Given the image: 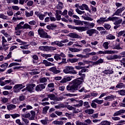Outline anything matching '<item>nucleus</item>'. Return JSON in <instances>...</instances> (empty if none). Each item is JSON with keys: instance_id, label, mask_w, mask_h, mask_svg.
Returning <instances> with one entry per match:
<instances>
[{"instance_id": "obj_1", "label": "nucleus", "mask_w": 125, "mask_h": 125, "mask_svg": "<svg viewBox=\"0 0 125 125\" xmlns=\"http://www.w3.org/2000/svg\"><path fill=\"white\" fill-rule=\"evenodd\" d=\"M83 82L81 78H77L73 80V83L72 85H67L66 86V90L70 91V92H75V91L79 89V86L82 84Z\"/></svg>"}, {"instance_id": "obj_2", "label": "nucleus", "mask_w": 125, "mask_h": 125, "mask_svg": "<svg viewBox=\"0 0 125 125\" xmlns=\"http://www.w3.org/2000/svg\"><path fill=\"white\" fill-rule=\"evenodd\" d=\"M110 18H111V20H109V21L114 22L113 24L114 25H115V26H114V30H117L118 28L121 26V24L122 23V22H123V20H119V17H110Z\"/></svg>"}, {"instance_id": "obj_3", "label": "nucleus", "mask_w": 125, "mask_h": 125, "mask_svg": "<svg viewBox=\"0 0 125 125\" xmlns=\"http://www.w3.org/2000/svg\"><path fill=\"white\" fill-rule=\"evenodd\" d=\"M84 25H85V27H81L82 32L87 31L88 29H92V28L95 27V23L93 22H89L88 21L84 22Z\"/></svg>"}, {"instance_id": "obj_4", "label": "nucleus", "mask_w": 125, "mask_h": 125, "mask_svg": "<svg viewBox=\"0 0 125 125\" xmlns=\"http://www.w3.org/2000/svg\"><path fill=\"white\" fill-rule=\"evenodd\" d=\"M38 34L40 38H43V39H51V36L48 35L43 29L39 28L38 30Z\"/></svg>"}, {"instance_id": "obj_5", "label": "nucleus", "mask_w": 125, "mask_h": 125, "mask_svg": "<svg viewBox=\"0 0 125 125\" xmlns=\"http://www.w3.org/2000/svg\"><path fill=\"white\" fill-rule=\"evenodd\" d=\"M73 66H65V69H63V73L65 74H73V75H77L78 73L74 70Z\"/></svg>"}, {"instance_id": "obj_6", "label": "nucleus", "mask_w": 125, "mask_h": 125, "mask_svg": "<svg viewBox=\"0 0 125 125\" xmlns=\"http://www.w3.org/2000/svg\"><path fill=\"white\" fill-rule=\"evenodd\" d=\"M25 86V85L24 83L21 84H17L13 87V91L15 93H18V92H20V90L23 89Z\"/></svg>"}, {"instance_id": "obj_7", "label": "nucleus", "mask_w": 125, "mask_h": 125, "mask_svg": "<svg viewBox=\"0 0 125 125\" xmlns=\"http://www.w3.org/2000/svg\"><path fill=\"white\" fill-rule=\"evenodd\" d=\"M110 20H112L111 17H109L107 19V17H100V19L97 21V23H98V24H100V25H102V24H104L105 22H108L110 21Z\"/></svg>"}, {"instance_id": "obj_8", "label": "nucleus", "mask_w": 125, "mask_h": 125, "mask_svg": "<svg viewBox=\"0 0 125 125\" xmlns=\"http://www.w3.org/2000/svg\"><path fill=\"white\" fill-rule=\"evenodd\" d=\"M48 98L50 100H53L55 102H57V101H62L63 100V98H57L54 94H51L47 95Z\"/></svg>"}, {"instance_id": "obj_9", "label": "nucleus", "mask_w": 125, "mask_h": 125, "mask_svg": "<svg viewBox=\"0 0 125 125\" xmlns=\"http://www.w3.org/2000/svg\"><path fill=\"white\" fill-rule=\"evenodd\" d=\"M123 56L118 55H110L106 57L107 60L111 61L112 60H115V59H122Z\"/></svg>"}, {"instance_id": "obj_10", "label": "nucleus", "mask_w": 125, "mask_h": 125, "mask_svg": "<svg viewBox=\"0 0 125 125\" xmlns=\"http://www.w3.org/2000/svg\"><path fill=\"white\" fill-rule=\"evenodd\" d=\"M116 53H118V51L115 50H105L104 51H99L97 54H115Z\"/></svg>"}, {"instance_id": "obj_11", "label": "nucleus", "mask_w": 125, "mask_h": 125, "mask_svg": "<svg viewBox=\"0 0 125 125\" xmlns=\"http://www.w3.org/2000/svg\"><path fill=\"white\" fill-rule=\"evenodd\" d=\"M45 83L39 84L37 85L35 87L36 91H37V92H39V91H42V90L45 88Z\"/></svg>"}, {"instance_id": "obj_12", "label": "nucleus", "mask_w": 125, "mask_h": 125, "mask_svg": "<svg viewBox=\"0 0 125 125\" xmlns=\"http://www.w3.org/2000/svg\"><path fill=\"white\" fill-rule=\"evenodd\" d=\"M35 86L36 85L35 84H29L26 85V89L29 92H34L35 91Z\"/></svg>"}, {"instance_id": "obj_13", "label": "nucleus", "mask_w": 125, "mask_h": 125, "mask_svg": "<svg viewBox=\"0 0 125 125\" xmlns=\"http://www.w3.org/2000/svg\"><path fill=\"white\" fill-rule=\"evenodd\" d=\"M125 9V7H123L122 8H120L119 9H118L116 12L113 14L112 17L115 16V15L117 16H121V13L124 11Z\"/></svg>"}, {"instance_id": "obj_14", "label": "nucleus", "mask_w": 125, "mask_h": 125, "mask_svg": "<svg viewBox=\"0 0 125 125\" xmlns=\"http://www.w3.org/2000/svg\"><path fill=\"white\" fill-rule=\"evenodd\" d=\"M98 31L96 29H91L86 31V34L89 35V37H91L93 34H97Z\"/></svg>"}, {"instance_id": "obj_15", "label": "nucleus", "mask_w": 125, "mask_h": 125, "mask_svg": "<svg viewBox=\"0 0 125 125\" xmlns=\"http://www.w3.org/2000/svg\"><path fill=\"white\" fill-rule=\"evenodd\" d=\"M49 71H50V72H52L54 74H59V73H61V70L57 69L56 67H52L50 68Z\"/></svg>"}, {"instance_id": "obj_16", "label": "nucleus", "mask_w": 125, "mask_h": 125, "mask_svg": "<svg viewBox=\"0 0 125 125\" xmlns=\"http://www.w3.org/2000/svg\"><path fill=\"white\" fill-rule=\"evenodd\" d=\"M80 9L81 10H87V11H89V12H90V9H89V7H88V6L85 4H83L82 5L79 6Z\"/></svg>"}, {"instance_id": "obj_17", "label": "nucleus", "mask_w": 125, "mask_h": 125, "mask_svg": "<svg viewBox=\"0 0 125 125\" xmlns=\"http://www.w3.org/2000/svg\"><path fill=\"white\" fill-rule=\"evenodd\" d=\"M66 42H69V40L65 39L61 41H58V46L62 47L66 45V44L63 43H66Z\"/></svg>"}, {"instance_id": "obj_18", "label": "nucleus", "mask_w": 125, "mask_h": 125, "mask_svg": "<svg viewBox=\"0 0 125 125\" xmlns=\"http://www.w3.org/2000/svg\"><path fill=\"white\" fill-rule=\"evenodd\" d=\"M46 28L48 30H55L57 28V25L55 23H51L47 25Z\"/></svg>"}, {"instance_id": "obj_19", "label": "nucleus", "mask_w": 125, "mask_h": 125, "mask_svg": "<svg viewBox=\"0 0 125 125\" xmlns=\"http://www.w3.org/2000/svg\"><path fill=\"white\" fill-rule=\"evenodd\" d=\"M67 27L70 29H72L73 30H77V31H79L80 32H82V27L81 26H75L70 24L67 25Z\"/></svg>"}, {"instance_id": "obj_20", "label": "nucleus", "mask_w": 125, "mask_h": 125, "mask_svg": "<svg viewBox=\"0 0 125 125\" xmlns=\"http://www.w3.org/2000/svg\"><path fill=\"white\" fill-rule=\"evenodd\" d=\"M125 113V109H121L118 111L115 112L113 114V117H117V116H121L122 114H124Z\"/></svg>"}, {"instance_id": "obj_21", "label": "nucleus", "mask_w": 125, "mask_h": 125, "mask_svg": "<svg viewBox=\"0 0 125 125\" xmlns=\"http://www.w3.org/2000/svg\"><path fill=\"white\" fill-rule=\"evenodd\" d=\"M72 80V77H67L63 78L61 81V83H67V82H70Z\"/></svg>"}, {"instance_id": "obj_22", "label": "nucleus", "mask_w": 125, "mask_h": 125, "mask_svg": "<svg viewBox=\"0 0 125 125\" xmlns=\"http://www.w3.org/2000/svg\"><path fill=\"white\" fill-rule=\"evenodd\" d=\"M52 50H56V47L45 46L44 51H52Z\"/></svg>"}, {"instance_id": "obj_23", "label": "nucleus", "mask_w": 125, "mask_h": 125, "mask_svg": "<svg viewBox=\"0 0 125 125\" xmlns=\"http://www.w3.org/2000/svg\"><path fill=\"white\" fill-rule=\"evenodd\" d=\"M68 37L72 38L73 39H80L81 36L76 33H71L68 34Z\"/></svg>"}, {"instance_id": "obj_24", "label": "nucleus", "mask_w": 125, "mask_h": 125, "mask_svg": "<svg viewBox=\"0 0 125 125\" xmlns=\"http://www.w3.org/2000/svg\"><path fill=\"white\" fill-rule=\"evenodd\" d=\"M63 7H64L63 2L59 1L58 4L56 6V8H57V9H59V10H61V9H63Z\"/></svg>"}, {"instance_id": "obj_25", "label": "nucleus", "mask_w": 125, "mask_h": 125, "mask_svg": "<svg viewBox=\"0 0 125 125\" xmlns=\"http://www.w3.org/2000/svg\"><path fill=\"white\" fill-rule=\"evenodd\" d=\"M42 63L44 65H45V66L46 67H49L50 66H54V63H52L50 62H49L46 60H43Z\"/></svg>"}, {"instance_id": "obj_26", "label": "nucleus", "mask_w": 125, "mask_h": 125, "mask_svg": "<svg viewBox=\"0 0 125 125\" xmlns=\"http://www.w3.org/2000/svg\"><path fill=\"white\" fill-rule=\"evenodd\" d=\"M74 22L79 26H83V24H84V22L85 21L74 20Z\"/></svg>"}, {"instance_id": "obj_27", "label": "nucleus", "mask_w": 125, "mask_h": 125, "mask_svg": "<svg viewBox=\"0 0 125 125\" xmlns=\"http://www.w3.org/2000/svg\"><path fill=\"white\" fill-rule=\"evenodd\" d=\"M7 108L8 111H11L13 110V109L16 108V105H15V104H10L7 105Z\"/></svg>"}, {"instance_id": "obj_28", "label": "nucleus", "mask_w": 125, "mask_h": 125, "mask_svg": "<svg viewBox=\"0 0 125 125\" xmlns=\"http://www.w3.org/2000/svg\"><path fill=\"white\" fill-rule=\"evenodd\" d=\"M68 49L69 51H71V52H80L82 49H78L77 48H72V47H69Z\"/></svg>"}, {"instance_id": "obj_29", "label": "nucleus", "mask_w": 125, "mask_h": 125, "mask_svg": "<svg viewBox=\"0 0 125 125\" xmlns=\"http://www.w3.org/2000/svg\"><path fill=\"white\" fill-rule=\"evenodd\" d=\"M102 63H104V59H100L96 62H93V65L96 66L97 65H99V64H102Z\"/></svg>"}, {"instance_id": "obj_30", "label": "nucleus", "mask_w": 125, "mask_h": 125, "mask_svg": "<svg viewBox=\"0 0 125 125\" xmlns=\"http://www.w3.org/2000/svg\"><path fill=\"white\" fill-rule=\"evenodd\" d=\"M33 62L35 64L38 63V60H39V57L37 55H32Z\"/></svg>"}, {"instance_id": "obj_31", "label": "nucleus", "mask_w": 125, "mask_h": 125, "mask_svg": "<svg viewBox=\"0 0 125 125\" xmlns=\"http://www.w3.org/2000/svg\"><path fill=\"white\" fill-rule=\"evenodd\" d=\"M49 109V106H46L42 108V114H43L44 115H46V114L47 113V111H48Z\"/></svg>"}, {"instance_id": "obj_32", "label": "nucleus", "mask_w": 125, "mask_h": 125, "mask_svg": "<svg viewBox=\"0 0 125 125\" xmlns=\"http://www.w3.org/2000/svg\"><path fill=\"white\" fill-rule=\"evenodd\" d=\"M122 36L124 37H125V30L121 31L117 33V37L119 38H120Z\"/></svg>"}, {"instance_id": "obj_33", "label": "nucleus", "mask_w": 125, "mask_h": 125, "mask_svg": "<svg viewBox=\"0 0 125 125\" xmlns=\"http://www.w3.org/2000/svg\"><path fill=\"white\" fill-rule=\"evenodd\" d=\"M47 15V12H44V14H40V15L39 17V18L40 20H42H42L44 19V17H45Z\"/></svg>"}, {"instance_id": "obj_34", "label": "nucleus", "mask_w": 125, "mask_h": 125, "mask_svg": "<svg viewBox=\"0 0 125 125\" xmlns=\"http://www.w3.org/2000/svg\"><path fill=\"white\" fill-rule=\"evenodd\" d=\"M111 125V122L108 121H103L101 122L99 125Z\"/></svg>"}, {"instance_id": "obj_35", "label": "nucleus", "mask_w": 125, "mask_h": 125, "mask_svg": "<svg viewBox=\"0 0 125 125\" xmlns=\"http://www.w3.org/2000/svg\"><path fill=\"white\" fill-rule=\"evenodd\" d=\"M114 98H115V96L113 95H111L104 98V100H110V101H112L114 100Z\"/></svg>"}, {"instance_id": "obj_36", "label": "nucleus", "mask_w": 125, "mask_h": 125, "mask_svg": "<svg viewBox=\"0 0 125 125\" xmlns=\"http://www.w3.org/2000/svg\"><path fill=\"white\" fill-rule=\"evenodd\" d=\"M78 103V104H74L73 106L74 107H82V106H83V101L82 100H80L79 102H77V103Z\"/></svg>"}, {"instance_id": "obj_37", "label": "nucleus", "mask_w": 125, "mask_h": 125, "mask_svg": "<svg viewBox=\"0 0 125 125\" xmlns=\"http://www.w3.org/2000/svg\"><path fill=\"white\" fill-rule=\"evenodd\" d=\"M68 62H70V63H76L77 62H79V59H76V58H73V59H69L67 60Z\"/></svg>"}, {"instance_id": "obj_38", "label": "nucleus", "mask_w": 125, "mask_h": 125, "mask_svg": "<svg viewBox=\"0 0 125 125\" xmlns=\"http://www.w3.org/2000/svg\"><path fill=\"white\" fill-rule=\"evenodd\" d=\"M115 39L116 37H115V36L112 34H109L108 35L106 36V40H115Z\"/></svg>"}, {"instance_id": "obj_39", "label": "nucleus", "mask_w": 125, "mask_h": 125, "mask_svg": "<svg viewBox=\"0 0 125 125\" xmlns=\"http://www.w3.org/2000/svg\"><path fill=\"white\" fill-rule=\"evenodd\" d=\"M53 125H64V122L59 121L56 120V121L53 122Z\"/></svg>"}, {"instance_id": "obj_40", "label": "nucleus", "mask_w": 125, "mask_h": 125, "mask_svg": "<svg viewBox=\"0 0 125 125\" xmlns=\"http://www.w3.org/2000/svg\"><path fill=\"white\" fill-rule=\"evenodd\" d=\"M25 15L26 17H32L34 15V11H31L30 12L25 11Z\"/></svg>"}, {"instance_id": "obj_41", "label": "nucleus", "mask_w": 125, "mask_h": 125, "mask_svg": "<svg viewBox=\"0 0 125 125\" xmlns=\"http://www.w3.org/2000/svg\"><path fill=\"white\" fill-rule=\"evenodd\" d=\"M85 113L88 114V115H91L94 113V110L92 109H86L84 111Z\"/></svg>"}, {"instance_id": "obj_42", "label": "nucleus", "mask_w": 125, "mask_h": 125, "mask_svg": "<svg viewBox=\"0 0 125 125\" xmlns=\"http://www.w3.org/2000/svg\"><path fill=\"white\" fill-rule=\"evenodd\" d=\"M54 59H55V60L56 61H58V60H61V59H62L60 57V56L59 54H55V55L54 56Z\"/></svg>"}, {"instance_id": "obj_43", "label": "nucleus", "mask_w": 125, "mask_h": 125, "mask_svg": "<svg viewBox=\"0 0 125 125\" xmlns=\"http://www.w3.org/2000/svg\"><path fill=\"white\" fill-rule=\"evenodd\" d=\"M23 29H30V30H32V27L29 24L25 23L23 26Z\"/></svg>"}, {"instance_id": "obj_44", "label": "nucleus", "mask_w": 125, "mask_h": 125, "mask_svg": "<svg viewBox=\"0 0 125 125\" xmlns=\"http://www.w3.org/2000/svg\"><path fill=\"white\" fill-rule=\"evenodd\" d=\"M116 88H123V87H125V84L124 83H119L117 84L116 86Z\"/></svg>"}, {"instance_id": "obj_45", "label": "nucleus", "mask_w": 125, "mask_h": 125, "mask_svg": "<svg viewBox=\"0 0 125 125\" xmlns=\"http://www.w3.org/2000/svg\"><path fill=\"white\" fill-rule=\"evenodd\" d=\"M103 46L104 47V49H108L109 48V42H104L103 44Z\"/></svg>"}, {"instance_id": "obj_46", "label": "nucleus", "mask_w": 125, "mask_h": 125, "mask_svg": "<svg viewBox=\"0 0 125 125\" xmlns=\"http://www.w3.org/2000/svg\"><path fill=\"white\" fill-rule=\"evenodd\" d=\"M48 119H47L46 118H45L44 120H41V123L42 124V125H47L48 123Z\"/></svg>"}, {"instance_id": "obj_47", "label": "nucleus", "mask_w": 125, "mask_h": 125, "mask_svg": "<svg viewBox=\"0 0 125 125\" xmlns=\"http://www.w3.org/2000/svg\"><path fill=\"white\" fill-rule=\"evenodd\" d=\"M86 71H88V69L83 68L81 69V70L79 72V75H82V74H83V73H85Z\"/></svg>"}, {"instance_id": "obj_48", "label": "nucleus", "mask_w": 125, "mask_h": 125, "mask_svg": "<svg viewBox=\"0 0 125 125\" xmlns=\"http://www.w3.org/2000/svg\"><path fill=\"white\" fill-rule=\"evenodd\" d=\"M83 106L85 107L86 109H88V108H90V105H89V103H88V102H84Z\"/></svg>"}, {"instance_id": "obj_49", "label": "nucleus", "mask_w": 125, "mask_h": 125, "mask_svg": "<svg viewBox=\"0 0 125 125\" xmlns=\"http://www.w3.org/2000/svg\"><path fill=\"white\" fill-rule=\"evenodd\" d=\"M84 20H87V21H93V19L89 17L82 16Z\"/></svg>"}, {"instance_id": "obj_50", "label": "nucleus", "mask_w": 125, "mask_h": 125, "mask_svg": "<svg viewBox=\"0 0 125 125\" xmlns=\"http://www.w3.org/2000/svg\"><path fill=\"white\" fill-rule=\"evenodd\" d=\"M94 102L99 104H101L103 103V100H99L98 99L94 100Z\"/></svg>"}, {"instance_id": "obj_51", "label": "nucleus", "mask_w": 125, "mask_h": 125, "mask_svg": "<svg viewBox=\"0 0 125 125\" xmlns=\"http://www.w3.org/2000/svg\"><path fill=\"white\" fill-rule=\"evenodd\" d=\"M12 103H13V104H18L20 102L19 101V99H18V98H14V99H13L12 100Z\"/></svg>"}, {"instance_id": "obj_52", "label": "nucleus", "mask_w": 125, "mask_h": 125, "mask_svg": "<svg viewBox=\"0 0 125 125\" xmlns=\"http://www.w3.org/2000/svg\"><path fill=\"white\" fill-rule=\"evenodd\" d=\"M104 27L106 30H110L111 29V25L109 23H104Z\"/></svg>"}, {"instance_id": "obj_53", "label": "nucleus", "mask_w": 125, "mask_h": 125, "mask_svg": "<svg viewBox=\"0 0 125 125\" xmlns=\"http://www.w3.org/2000/svg\"><path fill=\"white\" fill-rule=\"evenodd\" d=\"M98 116H99V114L98 113L94 114L92 116H91V119L92 120H94V119H98Z\"/></svg>"}, {"instance_id": "obj_54", "label": "nucleus", "mask_w": 125, "mask_h": 125, "mask_svg": "<svg viewBox=\"0 0 125 125\" xmlns=\"http://www.w3.org/2000/svg\"><path fill=\"white\" fill-rule=\"evenodd\" d=\"M78 94H70V93H67L65 94L64 96H67L69 97H73V96H77Z\"/></svg>"}, {"instance_id": "obj_55", "label": "nucleus", "mask_w": 125, "mask_h": 125, "mask_svg": "<svg viewBox=\"0 0 125 125\" xmlns=\"http://www.w3.org/2000/svg\"><path fill=\"white\" fill-rule=\"evenodd\" d=\"M78 94H70V93H67L65 94L64 96H67L69 97H73V96H77Z\"/></svg>"}, {"instance_id": "obj_56", "label": "nucleus", "mask_w": 125, "mask_h": 125, "mask_svg": "<svg viewBox=\"0 0 125 125\" xmlns=\"http://www.w3.org/2000/svg\"><path fill=\"white\" fill-rule=\"evenodd\" d=\"M23 29V26L20 25V24H17L16 27H15V30H20Z\"/></svg>"}, {"instance_id": "obj_57", "label": "nucleus", "mask_w": 125, "mask_h": 125, "mask_svg": "<svg viewBox=\"0 0 125 125\" xmlns=\"http://www.w3.org/2000/svg\"><path fill=\"white\" fill-rule=\"evenodd\" d=\"M75 10L77 13H78V14H80V15H82V14H83V13H84V11H81L78 8Z\"/></svg>"}, {"instance_id": "obj_58", "label": "nucleus", "mask_w": 125, "mask_h": 125, "mask_svg": "<svg viewBox=\"0 0 125 125\" xmlns=\"http://www.w3.org/2000/svg\"><path fill=\"white\" fill-rule=\"evenodd\" d=\"M8 66V63H5L2 64L0 65L1 68H2L3 69H4L5 70H6V68Z\"/></svg>"}, {"instance_id": "obj_59", "label": "nucleus", "mask_w": 125, "mask_h": 125, "mask_svg": "<svg viewBox=\"0 0 125 125\" xmlns=\"http://www.w3.org/2000/svg\"><path fill=\"white\" fill-rule=\"evenodd\" d=\"M10 116H12L13 119H16V118H18V117H20V115L19 114L15 113L14 114H11Z\"/></svg>"}, {"instance_id": "obj_60", "label": "nucleus", "mask_w": 125, "mask_h": 125, "mask_svg": "<svg viewBox=\"0 0 125 125\" xmlns=\"http://www.w3.org/2000/svg\"><path fill=\"white\" fill-rule=\"evenodd\" d=\"M0 18L3 19V20H6L7 19V17L3 14H0Z\"/></svg>"}, {"instance_id": "obj_61", "label": "nucleus", "mask_w": 125, "mask_h": 125, "mask_svg": "<svg viewBox=\"0 0 125 125\" xmlns=\"http://www.w3.org/2000/svg\"><path fill=\"white\" fill-rule=\"evenodd\" d=\"M7 14L8 16H13L14 12H13L12 10H10L7 11Z\"/></svg>"}, {"instance_id": "obj_62", "label": "nucleus", "mask_w": 125, "mask_h": 125, "mask_svg": "<svg viewBox=\"0 0 125 125\" xmlns=\"http://www.w3.org/2000/svg\"><path fill=\"white\" fill-rule=\"evenodd\" d=\"M22 116L23 118L28 119L30 118V117H31V114L30 113H28L27 114H22Z\"/></svg>"}, {"instance_id": "obj_63", "label": "nucleus", "mask_w": 125, "mask_h": 125, "mask_svg": "<svg viewBox=\"0 0 125 125\" xmlns=\"http://www.w3.org/2000/svg\"><path fill=\"white\" fill-rule=\"evenodd\" d=\"M119 94H120V95L122 96H125V90L122 89L121 90L118 91Z\"/></svg>"}, {"instance_id": "obj_64", "label": "nucleus", "mask_w": 125, "mask_h": 125, "mask_svg": "<svg viewBox=\"0 0 125 125\" xmlns=\"http://www.w3.org/2000/svg\"><path fill=\"white\" fill-rule=\"evenodd\" d=\"M40 83H46V82H47V79L44 77L40 79Z\"/></svg>"}]
</instances>
